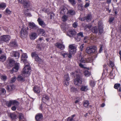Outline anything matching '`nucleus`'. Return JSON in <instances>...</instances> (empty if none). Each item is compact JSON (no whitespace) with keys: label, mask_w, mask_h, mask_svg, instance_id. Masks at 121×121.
I'll use <instances>...</instances> for the list:
<instances>
[{"label":"nucleus","mask_w":121,"mask_h":121,"mask_svg":"<svg viewBox=\"0 0 121 121\" xmlns=\"http://www.w3.org/2000/svg\"><path fill=\"white\" fill-rule=\"evenodd\" d=\"M31 71L29 65H27L23 68L22 72L23 74L26 75V76H28Z\"/></svg>","instance_id":"nucleus-1"},{"label":"nucleus","mask_w":121,"mask_h":121,"mask_svg":"<svg viewBox=\"0 0 121 121\" xmlns=\"http://www.w3.org/2000/svg\"><path fill=\"white\" fill-rule=\"evenodd\" d=\"M96 49V47L94 46L87 47L86 50V51L87 53L89 54L95 52Z\"/></svg>","instance_id":"nucleus-2"},{"label":"nucleus","mask_w":121,"mask_h":121,"mask_svg":"<svg viewBox=\"0 0 121 121\" xmlns=\"http://www.w3.org/2000/svg\"><path fill=\"white\" fill-rule=\"evenodd\" d=\"M69 52L72 54H74L76 51L77 46L74 44L70 45L69 47Z\"/></svg>","instance_id":"nucleus-3"},{"label":"nucleus","mask_w":121,"mask_h":121,"mask_svg":"<svg viewBox=\"0 0 121 121\" xmlns=\"http://www.w3.org/2000/svg\"><path fill=\"white\" fill-rule=\"evenodd\" d=\"M19 104V102L16 100H10L9 102L6 103L7 105L9 107H10L12 105L17 106Z\"/></svg>","instance_id":"nucleus-4"},{"label":"nucleus","mask_w":121,"mask_h":121,"mask_svg":"<svg viewBox=\"0 0 121 121\" xmlns=\"http://www.w3.org/2000/svg\"><path fill=\"white\" fill-rule=\"evenodd\" d=\"M82 82V79L78 75H76V78L74 81V83L76 85L79 86Z\"/></svg>","instance_id":"nucleus-5"},{"label":"nucleus","mask_w":121,"mask_h":121,"mask_svg":"<svg viewBox=\"0 0 121 121\" xmlns=\"http://www.w3.org/2000/svg\"><path fill=\"white\" fill-rule=\"evenodd\" d=\"M11 39L10 36L9 35H3L0 37L1 40L4 42L9 41Z\"/></svg>","instance_id":"nucleus-6"},{"label":"nucleus","mask_w":121,"mask_h":121,"mask_svg":"<svg viewBox=\"0 0 121 121\" xmlns=\"http://www.w3.org/2000/svg\"><path fill=\"white\" fill-rule=\"evenodd\" d=\"M27 31L24 28H22L20 33V36L22 38L26 37L27 35Z\"/></svg>","instance_id":"nucleus-7"},{"label":"nucleus","mask_w":121,"mask_h":121,"mask_svg":"<svg viewBox=\"0 0 121 121\" xmlns=\"http://www.w3.org/2000/svg\"><path fill=\"white\" fill-rule=\"evenodd\" d=\"M19 63H16L15 64L14 67L10 70V73H12L14 71L16 72L18 70L19 68Z\"/></svg>","instance_id":"nucleus-8"},{"label":"nucleus","mask_w":121,"mask_h":121,"mask_svg":"<svg viewBox=\"0 0 121 121\" xmlns=\"http://www.w3.org/2000/svg\"><path fill=\"white\" fill-rule=\"evenodd\" d=\"M78 60L81 63H85L86 62V59L83 56L81 53H80V54L79 55Z\"/></svg>","instance_id":"nucleus-9"},{"label":"nucleus","mask_w":121,"mask_h":121,"mask_svg":"<svg viewBox=\"0 0 121 121\" xmlns=\"http://www.w3.org/2000/svg\"><path fill=\"white\" fill-rule=\"evenodd\" d=\"M15 88V86L13 84L7 85L6 87V89L9 91H12L14 90Z\"/></svg>","instance_id":"nucleus-10"},{"label":"nucleus","mask_w":121,"mask_h":121,"mask_svg":"<svg viewBox=\"0 0 121 121\" xmlns=\"http://www.w3.org/2000/svg\"><path fill=\"white\" fill-rule=\"evenodd\" d=\"M33 90L35 93L36 94L39 93L41 91L40 87L37 86H34L33 88Z\"/></svg>","instance_id":"nucleus-11"},{"label":"nucleus","mask_w":121,"mask_h":121,"mask_svg":"<svg viewBox=\"0 0 121 121\" xmlns=\"http://www.w3.org/2000/svg\"><path fill=\"white\" fill-rule=\"evenodd\" d=\"M76 34V32L74 30H69L67 32V35L69 37H71Z\"/></svg>","instance_id":"nucleus-12"},{"label":"nucleus","mask_w":121,"mask_h":121,"mask_svg":"<svg viewBox=\"0 0 121 121\" xmlns=\"http://www.w3.org/2000/svg\"><path fill=\"white\" fill-rule=\"evenodd\" d=\"M49 96L48 95L44 94L43 95L42 97V100L43 102H45L47 101H49Z\"/></svg>","instance_id":"nucleus-13"},{"label":"nucleus","mask_w":121,"mask_h":121,"mask_svg":"<svg viewBox=\"0 0 121 121\" xmlns=\"http://www.w3.org/2000/svg\"><path fill=\"white\" fill-rule=\"evenodd\" d=\"M43 118V116L42 114L39 113L38 114L35 116V119L37 121H40Z\"/></svg>","instance_id":"nucleus-14"},{"label":"nucleus","mask_w":121,"mask_h":121,"mask_svg":"<svg viewBox=\"0 0 121 121\" xmlns=\"http://www.w3.org/2000/svg\"><path fill=\"white\" fill-rule=\"evenodd\" d=\"M19 53L17 52H13L10 53L11 55L17 57L16 59L18 58L19 57Z\"/></svg>","instance_id":"nucleus-15"},{"label":"nucleus","mask_w":121,"mask_h":121,"mask_svg":"<svg viewBox=\"0 0 121 121\" xmlns=\"http://www.w3.org/2000/svg\"><path fill=\"white\" fill-rule=\"evenodd\" d=\"M37 33L39 34H41L42 36H44L45 34V31L42 29H39L37 30Z\"/></svg>","instance_id":"nucleus-16"},{"label":"nucleus","mask_w":121,"mask_h":121,"mask_svg":"<svg viewBox=\"0 0 121 121\" xmlns=\"http://www.w3.org/2000/svg\"><path fill=\"white\" fill-rule=\"evenodd\" d=\"M55 45L61 50H63L65 48L64 46L63 45L59 43L55 44Z\"/></svg>","instance_id":"nucleus-17"},{"label":"nucleus","mask_w":121,"mask_h":121,"mask_svg":"<svg viewBox=\"0 0 121 121\" xmlns=\"http://www.w3.org/2000/svg\"><path fill=\"white\" fill-rule=\"evenodd\" d=\"M17 80L21 82H24L25 80L24 77L23 75H19L17 78Z\"/></svg>","instance_id":"nucleus-18"},{"label":"nucleus","mask_w":121,"mask_h":121,"mask_svg":"<svg viewBox=\"0 0 121 121\" xmlns=\"http://www.w3.org/2000/svg\"><path fill=\"white\" fill-rule=\"evenodd\" d=\"M37 37V34L34 32L31 33L30 36V37L31 39L34 40Z\"/></svg>","instance_id":"nucleus-19"},{"label":"nucleus","mask_w":121,"mask_h":121,"mask_svg":"<svg viewBox=\"0 0 121 121\" xmlns=\"http://www.w3.org/2000/svg\"><path fill=\"white\" fill-rule=\"evenodd\" d=\"M39 24L42 26H43L45 25V24L43 21L40 18H38L37 20Z\"/></svg>","instance_id":"nucleus-20"},{"label":"nucleus","mask_w":121,"mask_h":121,"mask_svg":"<svg viewBox=\"0 0 121 121\" xmlns=\"http://www.w3.org/2000/svg\"><path fill=\"white\" fill-rule=\"evenodd\" d=\"M82 91H86L88 90L87 86H82L80 89Z\"/></svg>","instance_id":"nucleus-21"},{"label":"nucleus","mask_w":121,"mask_h":121,"mask_svg":"<svg viewBox=\"0 0 121 121\" xmlns=\"http://www.w3.org/2000/svg\"><path fill=\"white\" fill-rule=\"evenodd\" d=\"M35 60L39 64H42L43 63L42 60L38 56L35 58Z\"/></svg>","instance_id":"nucleus-22"},{"label":"nucleus","mask_w":121,"mask_h":121,"mask_svg":"<svg viewBox=\"0 0 121 121\" xmlns=\"http://www.w3.org/2000/svg\"><path fill=\"white\" fill-rule=\"evenodd\" d=\"M83 103L84 106L86 108H88L89 104L88 101L87 100L84 101Z\"/></svg>","instance_id":"nucleus-23"},{"label":"nucleus","mask_w":121,"mask_h":121,"mask_svg":"<svg viewBox=\"0 0 121 121\" xmlns=\"http://www.w3.org/2000/svg\"><path fill=\"white\" fill-rule=\"evenodd\" d=\"M10 117L12 120H14L16 118L17 115L14 113H12L10 114Z\"/></svg>","instance_id":"nucleus-24"},{"label":"nucleus","mask_w":121,"mask_h":121,"mask_svg":"<svg viewBox=\"0 0 121 121\" xmlns=\"http://www.w3.org/2000/svg\"><path fill=\"white\" fill-rule=\"evenodd\" d=\"M19 120L25 119V118L23 114L21 113H19Z\"/></svg>","instance_id":"nucleus-25"},{"label":"nucleus","mask_w":121,"mask_h":121,"mask_svg":"<svg viewBox=\"0 0 121 121\" xmlns=\"http://www.w3.org/2000/svg\"><path fill=\"white\" fill-rule=\"evenodd\" d=\"M30 27L31 28H36V26L33 22H30L29 23Z\"/></svg>","instance_id":"nucleus-26"},{"label":"nucleus","mask_w":121,"mask_h":121,"mask_svg":"<svg viewBox=\"0 0 121 121\" xmlns=\"http://www.w3.org/2000/svg\"><path fill=\"white\" fill-rule=\"evenodd\" d=\"M15 61L12 59L9 60V65L10 66H12L15 64Z\"/></svg>","instance_id":"nucleus-27"},{"label":"nucleus","mask_w":121,"mask_h":121,"mask_svg":"<svg viewBox=\"0 0 121 121\" xmlns=\"http://www.w3.org/2000/svg\"><path fill=\"white\" fill-rule=\"evenodd\" d=\"M92 31L95 33H97L98 32V30L97 27L96 26L93 27L92 29Z\"/></svg>","instance_id":"nucleus-28"},{"label":"nucleus","mask_w":121,"mask_h":121,"mask_svg":"<svg viewBox=\"0 0 121 121\" xmlns=\"http://www.w3.org/2000/svg\"><path fill=\"white\" fill-rule=\"evenodd\" d=\"M6 57L4 55H2L0 56V61H4L6 59Z\"/></svg>","instance_id":"nucleus-29"},{"label":"nucleus","mask_w":121,"mask_h":121,"mask_svg":"<svg viewBox=\"0 0 121 121\" xmlns=\"http://www.w3.org/2000/svg\"><path fill=\"white\" fill-rule=\"evenodd\" d=\"M84 74L85 76L87 77L89 76L91 74L87 70H86L84 71Z\"/></svg>","instance_id":"nucleus-30"},{"label":"nucleus","mask_w":121,"mask_h":121,"mask_svg":"<svg viewBox=\"0 0 121 121\" xmlns=\"http://www.w3.org/2000/svg\"><path fill=\"white\" fill-rule=\"evenodd\" d=\"M67 13L68 14H69L72 15H73L75 13V11L74 10L72 9L69 10L67 11Z\"/></svg>","instance_id":"nucleus-31"},{"label":"nucleus","mask_w":121,"mask_h":121,"mask_svg":"<svg viewBox=\"0 0 121 121\" xmlns=\"http://www.w3.org/2000/svg\"><path fill=\"white\" fill-rule=\"evenodd\" d=\"M28 57L27 54L25 53H23L22 54V57L21 60H24V59H26Z\"/></svg>","instance_id":"nucleus-32"},{"label":"nucleus","mask_w":121,"mask_h":121,"mask_svg":"<svg viewBox=\"0 0 121 121\" xmlns=\"http://www.w3.org/2000/svg\"><path fill=\"white\" fill-rule=\"evenodd\" d=\"M10 46L12 47H15L17 45V43L15 41L11 42L10 43Z\"/></svg>","instance_id":"nucleus-33"},{"label":"nucleus","mask_w":121,"mask_h":121,"mask_svg":"<svg viewBox=\"0 0 121 121\" xmlns=\"http://www.w3.org/2000/svg\"><path fill=\"white\" fill-rule=\"evenodd\" d=\"M91 16L90 15H88L85 17V19L87 22L90 21L91 20Z\"/></svg>","instance_id":"nucleus-34"},{"label":"nucleus","mask_w":121,"mask_h":121,"mask_svg":"<svg viewBox=\"0 0 121 121\" xmlns=\"http://www.w3.org/2000/svg\"><path fill=\"white\" fill-rule=\"evenodd\" d=\"M6 6V4L4 3H2L0 4V8L4 9Z\"/></svg>","instance_id":"nucleus-35"},{"label":"nucleus","mask_w":121,"mask_h":121,"mask_svg":"<svg viewBox=\"0 0 121 121\" xmlns=\"http://www.w3.org/2000/svg\"><path fill=\"white\" fill-rule=\"evenodd\" d=\"M61 54L64 58L67 57L68 55L67 53L66 52L64 53L63 51H62L61 52Z\"/></svg>","instance_id":"nucleus-36"},{"label":"nucleus","mask_w":121,"mask_h":121,"mask_svg":"<svg viewBox=\"0 0 121 121\" xmlns=\"http://www.w3.org/2000/svg\"><path fill=\"white\" fill-rule=\"evenodd\" d=\"M68 17L67 16L65 15H64L62 18V21L63 22L66 21L67 20Z\"/></svg>","instance_id":"nucleus-37"},{"label":"nucleus","mask_w":121,"mask_h":121,"mask_svg":"<svg viewBox=\"0 0 121 121\" xmlns=\"http://www.w3.org/2000/svg\"><path fill=\"white\" fill-rule=\"evenodd\" d=\"M108 66L112 68L114 66V64L113 62L110 61L108 64Z\"/></svg>","instance_id":"nucleus-38"},{"label":"nucleus","mask_w":121,"mask_h":121,"mask_svg":"<svg viewBox=\"0 0 121 121\" xmlns=\"http://www.w3.org/2000/svg\"><path fill=\"white\" fill-rule=\"evenodd\" d=\"M69 2L73 5H74L76 3V2L75 0H69Z\"/></svg>","instance_id":"nucleus-39"},{"label":"nucleus","mask_w":121,"mask_h":121,"mask_svg":"<svg viewBox=\"0 0 121 121\" xmlns=\"http://www.w3.org/2000/svg\"><path fill=\"white\" fill-rule=\"evenodd\" d=\"M90 85L92 87H93L95 85V83L93 81H91L90 82Z\"/></svg>","instance_id":"nucleus-40"},{"label":"nucleus","mask_w":121,"mask_h":121,"mask_svg":"<svg viewBox=\"0 0 121 121\" xmlns=\"http://www.w3.org/2000/svg\"><path fill=\"white\" fill-rule=\"evenodd\" d=\"M67 10L66 9L63 8L61 9V11L60 12V13L61 14H64L65 13V12Z\"/></svg>","instance_id":"nucleus-41"},{"label":"nucleus","mask_w":121,"mask_h":121,"mask_svg":"<svg viewBox=\"0 0 121 121\" xmlns=\"http://www.w3.org/2000/svg\"><path fill=\"white\" fill-rule=\"evenodd\" d=\"M6 92L4 88H0V94H4Z\"/></svg>","instance_id":"nucleus-42"},{"label":"nucleus","mask_w":121,"mask_h":121,"mask_svg":"<svg viewBox=\"0 0 121 121\" xmlns=\"http://www.w3.org/2000/svg\"><path fill=\"white\" fill-rule=\"evenodd\" d=\"M31 56L32 57H34L35 58L36 57L38 56L36 52H34L32 53L31 54Z\"/></svg>","instance_id":"nucleus-43"},{"label":"nucleus","mask_w":121,"mask_h":121,"mask_svg":"<svg viewBox=\"0 0 121 121\" xmlns=\"http://www.w3.org/2000/svg\"><path fill=\"white\" fill-rule=\"evenodd\" d=\"M98 25L99 28H103V23L101 21H99L98 22Z\"/></svg>","instance_id":"nucleus-44"},{"label":"nucleus","mask_w":121,"mask_h":121,"mask_svg":"<svg viewBox=\"0 0 121 121\" xmlns=\"http://www.w3.org/2000/svg\"><path fill=\"white\" fill-rule=\"evenodd\" d=\"M104 32L103 30V28H99V34H101Z\"/></svg>","instance_id":"nucleus-45"},{"label":"nucleus","mask_w":121,"mask_h":121,"mask_svg":"<svg viewBox=\"0 0 121 121\" xmlns=\"http://www.w3.org/2000/svg\"><path fill=\"white\" fill-rule=\"evenodd\" d=\"M69 80H64L63 82L65 86V85H66V86H67L69 85V82H68Z\"/></svg>","instance_id":"nucleus-46"},{"label":"nucleus","mask_w":121,"mask_h":121,"mask_svg":"<svg viewBox=\"0 0 121 121\" xmlns=\"http://www.w3.org/2000/svg\"><path fill=\"white\" fill-rule=\"evenodd\" d=\"M77 91V88L73 87H72L71 88L70 91L72 92H75Z\"/></svg>","instance_id":"nucleus-47"},{"label":"nucleus","mask_w":121,"mask_h":121,"mask_svg":"<svg viewBox=\"0 0 121 121\" xmlns=\"http://www.w3.org/2000/svg\"><path fill=\"white\" fill-rule=\"evenodd\" d=\"M27 1L25 0H18V2L19 3H21V4H23L25 3Z\"/></svg>","instance_id":"nucleus-48"},{"label":"nucleus","mask_w":121,"mask_h":121,"mask_svg":"<svg viewBox=\"0 0 121 121\" xmlns=\"http://www.w3.org/2000/svg\"><path fill=\"white\" fill-rule=\"evenodd\" d=\"M120 86V84H115L114 86V88L115 89H117Z\"/></svg>","instance_id":"nucleus-49"},{"label":"nucleus","mask_w":121,"mask_h":121,"mask_svg":"<svg viewBox=\"0 0 121 121\" xmlns=\"http://www.w3.org/2000/svg\"><path fill=\"white\" fill-rule=\"evenodd\" d=\"M65 79L67 80H69V75L67 74L65 75L64 76Z\"/></svg>","instance_id":"nucleus-50"},{"label":"nucleus","mask_w":121,"mask_h":121,"mask_svg":"<svg viewBox=\"0 0 121 121\" xmlns=\"http://www.w3.org/2000/svg\"><path fill=\"white\" fill-rule=\"evenodd\" d=\"M29 1H27L25 3L23 4L24 7L25 8H27L29 6Z\"/></svg>","instance_id":"nucleus-51"},{"label":"nucleus","mask_w":121,"mask_h":121,"mask_svg":"<svg viewBox=\"0 0 121 121\" xmlns=\"http://www.w3.org/2000/svg\"><path fill=\"white\" fill-rule=\"evenodd\" d=\"M86 62H91L92 61V59H91V57H89L86 59Z\"/></svg>","instance_id":"nucleus-52"},{"label":"nucleus","mask_w":121,"mask_h":121,"mask_svg":"<svg viewBox=\"0 0 121 121\" xmlns=\"http://www.w3.org/2000/svg\"><path fill=\"white\" fill-rule=\"evenodd\" d=\"M114 20V17H110L109 19V23L110 24L112 23V22Z\"/></svg>","instance_id":"nucleus-53"},{"label":"nucleus","mask_w":121,"mask_h":121,"mask_svg":"<svg viewBox=\"0 0 121 121\" xmlns=\"http://www.w3.org/2000/svg\"><path fill=\"white\" fill-rule=\"evenodd\" d=\"M5 12L8 14H10L11 13V11L7 8L5 10Z\"/></svg>","instance_id":"nucleus-54"},{"label":"nucleus","mask_w":121,"mask_h":121,"mask_svg":"<svg viewBox=\"0 0 121 121\" xmlns=\"http://www.w3.org/2000/svg\"><path fill=\"white\" fill-rule=\"evenodd\" d=\"M1 79L4 81H5L7 77L5 76H2L0 77Z\"/></svg>","instance_id":"nucleus-55"},{"label":"nucleus","mask_w":121,"mask_h":121,"mask_svg":"<svg viewBox=\"0 0 121 121\" xmlns=\"http://www.w3.org/2000/svg\"><path fill=\"white\" fill-rule=\"evenodd\" d=\"M16 78L15 77H13L12 78L11 80V82L12 83L14 82L16 80Z\"/></svg>","instance_id":"nucleus-56"},{"label":"nucleus","mask_w":121,"mask_h":121,"mask_svg":"<svg viewBox=\"0 0 121 121\" xmlns=\"http://www.w3.org/2000/svg\"><path fill=\"white\" fill-rule=\"evenodd\" d=\"M67 121H74V119L72 117H69L67 119Z\"/></svg>","instance_id":"nucleus-57"},{"label":"nucleus","mask_w":121,"mask_h":121,"mask_svg":"<svg viewBox=\"0 0 121 121\" xmlns=\"http://www.w3.org/2000/svg\"><path fill=\"white\" fill-rule=\"evenodd\" d=\"M103 45H100V47L99 48V52L100 53H101V52L103 50Z\"/></svg>","instance_id":"nucleus-58"},{"label":"nucleus","mask_w":121,"mask_h":121,"mask_svg":"<svg viewBox=\"0 0 121 121\" xmlns=\"http://www.w3.org/2000/svg\"><path fill=\"white\" fill-rule=\"evenodd\" d=\"M87 40V37H85L84 38L83 41L84 43H86L88 41Z\"/></svg>","instance_id":"nucleus-59"},{"label":"nucleus","mask_w":121,"mask_h":121,"mask_svg":"<svg viewBox=\"0 0 121 121\" xmlns=\"http://www.w3.org/2000/svg\"><path fill=\"white\" fill-rule=\"evenodd\" d=\"M77 35L78 36H80L81 37H83V33L81 32L78 33L77 34Z\"/></svg>","instance_id":"nucleus-60"},{"label":"nucleus","mask_w":121,"mask_h":121,"mask_svg":"<svg viewBox=\"0 0 121 121\" xmlns=\"http://www.w3.org/2000/svg\"><path fill=\"white\" fill-rule=\"evenodd\" d=\"M76 99L77 100H76L75 102V103L76 104H77L78 103L80 100V98H79V97H77Z\"/></svg>","instance_id":"nucleus-61"},{"label":"nucleus","mask_w":121,"mask_h":121,"mask_svg":"<svg viewBox=\"0 0 121 121\" xmlns=\"http://www.w3.org/2000/svg\"><path fill=\"white\" fill-rule=\"evenodd\" d=\"M73 25L74 28H76L78 24L76 22H75L73 24Z\"/></svg>","instance_id":"nucleus-62"},{"label":"nucleus","mask_w":121,"mask_h":121,"mask_svg":"<svg viewBox=\"0 0 121 121\" xmlns=\"http://www.w3.org/2000/svg\"><path fill=\"white\" fill-rule=\"evenodd\" d=\"M83 45L84 44H82L80 46V50L81 51H82L83 50V49L84 48Z\"/></svg>","instance_id":"nucleus-63"},{"label":"nucleus","mask_w":121,"mask_h":121,"mask_svg":"<svg viewBox=\"0 0 121 121\" xmlns=\"http://www.w3.org/2000/svg\"><path fill=\"white\" fill-rule=\"evenodd\" d=\"M79 66L82 68L85 69L86 68L81 63H80L79 64Z\"/></svg>","instance_id":"nucleus-64"}]
</instances>
